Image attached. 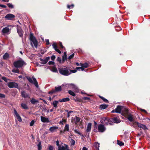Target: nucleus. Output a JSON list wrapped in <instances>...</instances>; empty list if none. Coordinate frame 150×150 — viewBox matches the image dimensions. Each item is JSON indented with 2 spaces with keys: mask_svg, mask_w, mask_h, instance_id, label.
Segmentation results:
<instances>
[{
  "mask_svg": "<svg viewBox=\"0 0 150 150\" xmlns=\"http://www.w3.org/2000/svg\"><path fill=\"white\" fill-rule=\"evenodd\" d=\"M26 63L21 59L18 60L13 63L15 67L18 68H22L23 66L26 65Z\"/></svg>",
  "mask_w": 150,
  "mask_h": 150,
  "instance_id": "obj_1",
  "label": "nucleus"
},
{
  "mask_svg": "<svg viewBox=\"0 0 150 150\" xmlns=\"http://www.w3.org/2000/svg\"><path fill=\"white\" fill-rule=\"evenodd\" d=\"M59 72L61 74L64 76H67L71 74L69 69L66 67L60 68Z\"/></svg>",
  "mask_w": 150,
  "mask_h": 150,
  "instance_id": "obj_2",
  "label": "nucleus"
},
{
  "mask_svg": "<svg viewBox=\"0 0 150 150\" xmlns=\"http://www.w3.org/2000/svg\"><path fill=\"white\" fill-rule=\"evenodd\" d=\"M30 40L31 41V44L33 46V44L34 46L35 47H37L38 46V41L35 37L33 36V34L30 33Z\"/></svg>",
  "mask_w": 150,
  "mask_h": 150,
  "instance_id": "obj_3",
  "label": "nucleus"
},
{
  "mask_svg": "<svg viewBox=\"0 0 150 150\" xmlns=\"http://www.w3.org/2000/svg\"><path fill=\"white\" fill-rule=\"evenodd\" d=\"M28 80L31 83H33L34 84L35 86L37 87L38 88V85L37 81L36 79L34 77H32V79L30 77H27V78Z\"/></svg>",
  "mask_w": 150,
  "mask_h": 150,
  "instance_id": "obj_4",
  "label": "nucleus"
},
{
  "mask_svg": "<svg viewBox=\"0 0 150 150\" xmlns=\"http://www.w3.org/2000/svg\"><path fill=\"white\" fill-rule=\"evenodd\" d=\"M8 87L10 88H18V85L17 83L15 82H9L7 83Z\"/></svg>",
  "mask_w": 150,
  "mask_h": 150,
  "instance_id": "obj_5",
  "label": "nucleus"
},
{
  "mask_svg": "<svg viewBox=\"0 0 150 150\" xmlns=\"http://www.w3.org/2000/svg\"><path fill=\"white\" fill-rule=\"evenodd\" d=\"M98 132H104L106 129L105 126L104 125L100 124L98 125Z\"/></svg>",
  "mask_w": 150,
  "mask_h": 150,
  "instance_id": "obj_6",
  "label": "nucleus"
},
{
  "mask_svg": "<svg viewBox=\"0 0 150 150\" xmlns=\"http://www.w3.org/2000/svg\"><path fill=\"white\" fill-rule=\"evenodd\" d=\"M80 120V117L77 116H75L74 117H72L71 119V122L73 124H75L76 125H77Z\"/></svg>",
  "mask_w": 150,
  "mask_h": 150,
  "instance_id": "obj_7",
  "label": "nucleus"
},
{
  "mask_svg": "<svg viewBox=\"0 0 150 150\" xmlns=\"http://www.w3.org/2000/svg\"><path fill=\"white\" fill-rule=\"evenodd\" d=\"M133 122L134 126V125H137L138 127H139L145 130L147 129L146 126L144 125L139 123L136 122Z\"/></svg>",
  "mask_w": 150,
  "mask_h": 150,
  "instance_id": "obj_8",
  "label": "nucleus"
},
{
  "mask_svg": "<svg viewBox=\"0 0 150 150\" xmlns=\"http://www.w3.org/2000/svg\"><path fill=\"white\" fill-rule=\"evenodd\" d=\"M129 112L128 110L126 107L123 106H122L121 113V115L125 116Z\"/></svg>",
  "mask_w": 150,
  "mask_h": 150,
  "instance_id": "obj_9",
  "label": "nucleus"
},
{
  "mask_svg": "<svg viewBox=\"0 0 150 150\" xmlns=\"http://www.w3.org/2000/svg\"><path fill=\"white\" fill-rule=\"evenodd\" d=\"M17 30L20 37H22L23 34V31L20 26H17Z\"/></svg>",
  "mask_w": 150,
  "mask_h": 150,
  "instance_id": "obj_10",
  "label": "nucleus"
},
{
  "mask_svg": "<svg viewBox=\"0 0 150 150\" xmlns=\"http://www.w3.org/2000/svg\"><path fill=\"white\" fill-rule=\"evenodd\" d=\"M1 32L3 35L9 34L10 33V30L8 27H6L2 30Z\"/></svg>",
  "mask_w": 150,
  "mask_h": 150,
  "instance_id": "obj_11",
  "label": "nucleus"
},
{
  "mask_svg": "<svg viewBox=\"0 0 150 150\" xmlns=\"http://www.w3.org/2000/svg\"><path fill=\"white\" fill-rule=\"evenodd\" d=\"M62 90V87L61 86L58 87H55V90H52L49 92V94H52L56 92L60 91Z\"/></svg>",
  "mask_w": 150,
  "mask_h": 150,
  "instance_id": "obj_12",
  "label": "nucleus"
},
{
  "mask_svg": "<svg viewBox=\"0 0 150 150\" xmlns=\"http://www.w3.org/2000/svg\"><path fill=\"white\" fill-rule=\"evenodd\" d=\"M13 113L14 116L17 117L18 120L20 122H21L22 121V119L15 109H14Z\"/></svg>",
  "mask_w": 150,
  "mask_h": 150,
  "instance_id": "obj_13",
  "label": "nucleus"
},
{
  "mask_svg": "<svg viewBox=\"0 0 150 150\" xmlns=\"http://www.w3.org/2000/svg\"><path fill=\"white\" fill-rule=\"evenodd\" d=\"M68 87L70 89L75 90L76 91H77L78 90V88L74 84L70 83L69 84Z\"/></svg>",
  "mask_w": 150,
  "mask_h": 150,
  "instance_id": "obj_14",
  "label": "nucleus"
},
{
  "mask_svg": "<svg viewBox=\"0 0 150 150\" xmlns=\"http://www.w3.org/2000/svg\"><path fill=\"white\" fill-rule=\"evenodd\" d=\"M50 57H46L45 59L40 58V60L41 61L40 63L43 64H45L48 62V61L50 59Z\"/></svg>",
  "mask_w": 150,
  "mask_h": 150,
  "instance_id": "obj_15",
  "label": "nucleus"
},
{
  "mask_svg": "<svg viewBox=\"0 0 150 150\" xmlns=\"http://www.w3.org/2000/svg\"><path fill=\"white\" fill-rule=\"evenodd\" d=\"M15 16L9 13L5 16V18L7 20H12L15 17Z\"/></svg>",
  "mask_w": 150,
  "mask_h": 150,
  "instance_id": "obj_16",
  "label": "nucleus"
},
{
  "mask_svg": "<svg viewBox=\"0 0 150 150\" xmlns=\"http://www.w3.org/2000/svg\"><path fill=\"white\" fill-rule=\"evenodd\" d=\"M125 116L127 117V119L130 122H133V116L129 112Z\"/></svg>",
  "mask_w": 150,
  "mask_h": 150,
  "instance_id": "obj_17",
  "label": "nucleus"
},
{
  "mask_svg": "<svg viewBox=\"0 0 150 150\" xmlns=\"http://www.w3.org/2000/svg\"><path fill=\"white\" fill-rule=\"evenodd\" d=\"M41 121L44 123H48L50 122V121L48 118L43 116L41 117Z\"/></svg>",
  "mask_w": 150,
  "mask_h": 150,
  "instance_id": "obj_18",
  "label": "nucleus"
},
{
  "mask_svg": "<svg viewBox=\"0 0 150 150\" xmlns=\"http://www.w3.org/2000/svg\"><path fill=\"white\" fill-rule=\"evenodd\" d=\"M53 46V48L57 52L61 54V51L59 50L57 48V47L56 45V43H54L52 45Z\"/></svg>",
  "mask_w": 150,
  "mask_h": 150,
  "instance_id": "obj_19",
  "label": "nucleus"
},
{
  "mask_svg": "<svg viewBox=\"0 0 150 150\" xmlns=\"http://www.w3.org/2000/svg\"><path fill=\"white\" fill-rule=\"evenodd\" d=\"M58 127L57 126H53L52 127H51L49 129V130L51 132H53L54 131H55L56 130L58 129Z\"/></svg>",
  "mask_w": 150,
  "mask_h": 150,
  "instance_id": "obj_20",
  "label": "nucleus"
},
{
  "mask_svg": "<svg viewBox=\"0 0 150 150\" xmlns=\"http://www.w3.org/2000/svg\"><path fill=\"white\" fill-rule=\"evenodd\" d=\"M21 95L23 97L25 98H29L28 94L26 93V92L24 91H23L21 92Z\"/></svg>",
  "mask_w": 150,
  "mask_h": 150,
  "instance_id": "obj_21",
  "label": "nucleus"
},
{
  "mask_svg": "<svg viewBox=\"0 0 150 150\" xmlns=\"http://www.w3.org/2000/svg\"><path fill=\"white\" fill-rule=\"evenodd\" d=\"M92 124L91 123H88L87 127V129L86 130L87 132H90L91 127Z\"/></svg>",
  "mask_w": 150,
  "mask_h": 150,
  "instance_id": "obj_22",
  "label": "nucleus"
},
{
  "mask_svg": "<svg viewBox=\"0 0 150 150\" xmlns=\"http://www.w3.org/2000/svg\"><path fill=\"white\" fill-rule=\"evenodd\" d=\"M122 106L118 105L115 108L116 112L117 113H121Z\"/></svg>",
  "mask_w": 150,
  "mask_h": 150,
  "instance_id": "obj_23",
  "label": "nucleus"
},
{
  "mask_svg": "<svg viewBox=\"0 0 150 150\" xmlns=\"http://www.w3.org/2000/svg\"><path fill=\"white\" fill-rule=\"evenodd\" d=\"M30 102L32 104L34 105L36 103H38V100H35L34 98H32L30 100Z\"/></svg>",
  "mask_w": 150,
  "mask_h": 150,
  "instance_id": "obj_24",
  "label": "nucleus"
},
{
  "mask_svg": "<svg viewBox=\"0 0 150 150\" xmlns=\"http://www.w3.org/2000/svg\"><path fill=\"white\" fill-rule=\"evenodd\" d=\"M69 98H64L59 100V102H62L68 101L69 100Z\"/></svg>",
  "mask_w": 150,
  "mask_h": 150,
  "instance_id": "obj_25",
  "label": "nucleus"
},
{
  "mask_svg": "<svg viewBox=\"0 0 150 150\" xmlns=\"http://www.w3.org/2000/svg\"><path fill=\"white\" fill-rule=\"evenodd\" d=\"M59 102V100L58 101L57 100H54L52 104L53 105L55 109H56L57 108V104Z\"/></svg>",
  "mask_w": 150,
  "mask_h": 150,
  "instance_id": "obj_26",
  "label": "nucleus"
},
{
  "mask_svg": "<svg viewBox=\"0 0 150 150\" xmlns=\"http://www.w3.org/2000/svg\"><path fill=\"white\" fill-rule=\"evenodd\" d=\"M112 120L115 123H119L120 122V120L117 117H113L112 118Z\"/></svg>",
  "mask_w": 150,
  "mask_h": 150,
  "instance_id": "obj_27",
  "label": "nucleus"
},
{
  "mask_svg": "<svg viewBox=\"0 0 150 150\" xmlns=\"http://www.w3.org/2000/svg\"><path fill=\"white\" fill-rule=\"evenodd\" d=\"M99 143H98L97 142L95 143L94 146L96 150H99Z\"/></svg>",
  "mask_w": 150,
  "mask_h": 150,
  "instance_id": "obj_28",
  "label": "nucleus"
},
{
  "mask_svg": "<svg viewBox=\"0 0 150 150\" xmlns=\"http://www.w3.org/2000/svg\"><path fill=\"white\" fill-rule=\"evenodd\" d=\"M108 106V105L102 104L100 105V108L101 109H104L106 108Z\"/></svg>",
  "mask_w": 150,
  "mask_h": 150,
  "instance_id": "obj_29",
  "label": "nucleus"
},
{
  "mask_svg": "<svg viewBox=\"0 0 150 150\" xmlns=\"http://www.w3.org/2000/svg\"><path fill=\"white\" fill-rule=\"evenodd\" d=\"M21 106L23 109H27L28 108V107L27 105L25 103H21Z\"/></svg>",
  "mask_w": 150,
  "mask_h": 150,
  "instance_id": "obj_30",
  "label": "nucleus"
},
{
  "mask_svg": "<svg viewBox=\"0 0 150 150\" xmlns=\"http://www.w3.org/2000/svg\"><path fill=\"white\" fill-rule=\"evenodd\" d=\"M69 124H66L65 127L63 131L64 132L66 131H68L69 130Z\"/></svg>",
  "mask_w": 150,
  "mask_h": 150,
  "instance_id": "obj_31",
  "label": "nucleus"
},
{
  "mask_svg": "<svg viewBox=\"0 0 150 150\" xmlns=\"http://www.w3.org/2000/svg\"><path fill=\"white\" fill-rule=\"evenodd\" d=\"M67 148H68L67 146L66 147L63 146H59L58 147V150H66V149Z\"/></svg>",
  "mask_w": 150,
  "mask_h": 150,
  "instance_id": "obj_32",
  "label": "nucleus"
},
{
  "mask_svg": "<svg viewBox=\"0 0 150 150\" xmlns=\"http://www.w3.org/2000/svg\"><path fill=\"white\" fill-rule=\"evenodd\" d=\"M9 57V54L7 53H5L3 56V58L4 59H6Z\"/></svg>",
  "mask_w": 150,
  "mask_h": 150,
  "instance_id": "obj_33",
  "label": "nucleus"
},
{
  "mask_svg": "<svg viewBox=\"0 0 150 150\" xmlns=\"http://www.w3.org/2000/svg\"><path fill=\"white\" fill-rule=\"evenodd\" d=\"M117 144L120 146H122L124 145V143L122 142L119 140L117 141Z\"/></svg>",
  "mask_w": 150,
  "mask_h": 150,
  "instance_id": "obj_34",
  "label": "nucleus"
},
{
  "mask_svg": "<svg viewBox=\"0 0 150 150\" xmlns=\"http://www.w3.org/2000/svg\"><path fill=\"white\" fill-rule=\"evenodd\" d=\"M68 93L69 94L73 96H76V94L74 93L71 90L69 91Z\"/></svg>",
  "mask_w": 150,
  "mask_h": 150,
  "instance_id": "obj_35",
  "label": "nucleus"
},
{
  "mask_svg": "<svg viewBox=\"0 0 150 150\" xmlns=\"http://www.w3.org/2000/svg\"><path fill=\"white\" fill-rule=\"evenodd\" d=\"M81 67H83L85 68H86L88 67V64L87 63H85L83 64H81Z\"/></svg>",
  "mask_w": 150,
  "mask_h": 150,
  "instance_id": "obj_36",
  "label": "nucleus"
},
{
  "mask_svg": "<svg viewBox=\"0 0 150 150\" xmlns=\"http://www.w3.org/2000/svg\"><path fill=\"white\" fill-rule=\"evenodd\" d=\"M38 147V150H41L42 149V146L41 145V142H40L37 145Z\"/></svg>",
  "mask_w": 150,
  "mask_h": 150,
  "instance_id": "obj_37",
  "label": "nucleus"
},
{
  "mask_svg": "<svg viewBox=\"0 0 150 150\" xmlns=\"http://www.w3.org/2000/svg\"><path fill=\"white\" fill-rule=\"evenodd\" d=\"M67 59V56L63 55L62 56V63H64V61L66 60Z\"/></svg>",
  "mask_w": 150,
  "mask_h": 150,
  "instance_id": "obj_38",
  "label": "nucleus"
},
{
  "mask_svg": "<svg viewBox=\"0 0 150 150\" xmlns=\"http://www.w3.org/2000/svg\"><path fill=\"white\" fill-rule=\"evenodd\" d=\"M75 141L74 140L72 139H71L70 140V143L71 145V146H74L75 145Z\"/></svg>",
  "mask_w": 150,
  "mask_h": 150,
  "instance_id": "obj_39",
  "label": "nucleus"
},
{
  "mask_svg": "<svg viewBox=\"0 0 150 150\" xmlns=\"http://www.w3.org/2000/svg\"><path fill=\"white\" fill-rule=\"evenodd\" d=\"M12 71L13 72L16 73H18V74L20 73L19 70V69H13L12 70Z\"/></svg>",
  "mask_w": 150,
  "mask_h": 150,
  "instance_id": "obj_40",
  "label": "nucleus"
},
{
  "mask_svg": "<svg viewBox=\"0 0 150 150\" xmlns=\"http://www.w3.org/2000/svg\"><path fill=\"white\" fill-rule=\"evenodd\" d=\"M1 79L6 82H7L8 81H10L9 79H7L5 77H2Z\"/></svg>",
  "mask_w": 150,
  "mask_h": 150,
  "instance_id": "obj_41",
  "label": "nucleus"
},
{
  "mask_svg": "<svg viewBox=\"0 0 150 150\" xmlns=\"http://www.w3.org/2000/svg\"><path fill=\"white\" fill-rule=\"evenodd\" d=\"M7 5L9 8H14L13 6L11 4L8 3L7 4Z\"/></svg>",
  "mask_w": 150,
  "mask_h": 150,
  "instance_id": "obj_42",
  "label": "nucleus"
},
{
  "mask_svg": "<svg viewBox=\"0 0 150 150\" xmlns=\"http://www.w3.org/2000/svg\"><path fill=\"white\" fill-rule=\"evenodd\" d=\"M6 97V96L5 95L0 93V99L4 98Z\"/></svg>",
  "mask_w": 150,
  "mask_h": 150,
  "instance_id": "obj_43",
  "label": "nucleus"
},
{
  "mask_svg": "<svg viewBox=\"0 0 150 150\" xmlns=\"http://www.w3.org/2000/svg\"><path fill=\"white\" fill-rule=\"evenodd\" d=\"M74 53L72 54H71V55H70L69 56V57H68V59H71L74 57Z\"/></svg>",
  "mask_w": 150,
  "mask_h": 150,
  "instance_id": "obj_44",
  "label": "nucleus"
},
{
  "mask_svg": "<svg viewBox=\"0 0 150 150\" xmlns=\"http://www.w3.org/2000/svg\"><path fill=\"white\" fill-rule=\"evenodd\" d=\"M69 72L71 73H71H75L77 71V70L76 69L74 70H71L70 69H69Z\"/></svg>",
  "mask_w": 150,
  "mask_h": 150,
  "instance_id": "obj_45",
  "label": "nucleus"
},
{
  "mask_svg": "<svg viewBox=\"0 0 150 150\" xmlns=\"http://www.w3.org/2000/svg\"><path fill=\"white\" fill-rule=\"evenodd\" d=\"M57 61L60 63H62V61L61 58L60 57H58L57 59Z\"/></svg>",
  "mask_w": 150,
  "mask_h": 150,
  "instance_id": "obj_46",
  "label": "nucleus"
},
{
  "mask_svg": "<svg viewBox=\"0 0 150 150\" xmlns=\"http://www.w3.org/2000/svg\"><path fill=\"white\" fill-rule=\"evenodd\" d=\"M74 132L78 134L79 135H81V134L80 133V132L77 129H75L74 130Z\"/></svg>",
  "mask_w": 150,
  "mask_h": 150,
  "instance_id": "obj_47",
  "label": "nucleus"
},
{
  "mask_svg": "<svg viewBox=\"0 0 150 150\" xmlns=\"http://www.w3.org/2000/svg\"><path fill=\"white\" fill-rule=\"evenodd\" d=\"M35 123V121L34 120H32L30 123V126H32Z\"/></svg>",
  "mask_w": 150,
  "mask_h": 150,
  "instance_id": "obj_48",
  "label": "nucleus"
},
{
  "mask_svg": "<svg viewBox=\"0 0 150 150\" xmlns=\"http://www.w3.org/2000/svg\"><path fill=\"white\" fill-rule=\"evenodd\" d=\"M74 6V5L73 4H72L71 5H67V8H73Z\"/></svg>",
  "mask_w": 150,
  "mask_h": 150,
  "instance_id": "obj_49",
  "label": "nucleus"
},
{
  "mask_svg": "<svg viewBox=\"0 0 150 150\" xmlns=\"http://www.w3.org/2000/svg\"><path fill=\"white\" fill-rule=\"evenodd\" d=\"M48 63L49 65H54V62L50 61H49Z\"/></svg>",
  "mask_w": 150,
  "mask_h": 150,
  "instance_id": "obj_50",
  "label": "nucleus"
},
{
  "mask_svg": "<svg viewBox=\"0 0 150 150\" xmlns=\"http://www.w3.org/2000/svg\"><path fill=\"white\" fill-rule=\"evenodd\" d=\"M54 148L52 146H49L48 149L50 150H53Z\"/></svg>",
  "mask_w": 150,
  "mask_h": 150,
  "instance_id": "obj_51",
  "label": "nucleus"
},
{
  "mask_svg": "<svg viewBox=\"0 0 150 150\" xmlns=\"http://www.w3.org/2000/svg\"><path fill=\"white\" fill-rule=\"evenodd\" d=\"M52 71L53 72H56L57 71V70L55 67H53L52 68Z\"/></svg>",
  "mask_w": 150,
  "mask_h": 150,
  "instance_id": "obj_52",
  "label": "nucleus"
},
{
  "mask_svg": "<svg viewBox=\"0 0 150 150\" xmlns=\"http://www.w3.org/2000/svg\"><path fill=\"white\" fill-rule=\"evenodd\" d=\"M45 42L47 45H48L50 44L49 41L48 39H46Z\"/></svg>",
  "mask_w": 150,
  "mask_h": 150,
  "instance_id": "obj_53",
  "label": "nucleus"
},
{
  "mask_svg": "<svg viewBox=\"0 0 150 150\" xmlns=\"http://www.w3.org/2000/svg\"><path fill=\"white\" fill-rule=\"evenodd\" d=\"M102 100H103V101L106 103H108V101L105 98H103Z\"/></svg>",
  "mask_w": 150,
  "mask_h": 150,
  "instance_id": "obj_54",
  "label": "nucleus"
},
{
  "mask_svg": "<svg viewBox=\"0 0 150 150\" xmlns=\"http://www.w3.org/2000/svg\"><path fill=\"white\" fill-rule=\"evenodd\" d=\"M55 58V56L54 55H52L51 57V59L52 60H54Z\"/></svg>",
  "mask_w": 150,
  "mask_h": 150,
  "instance_id": "obj_55",
  "label": "nucleus"
},
{
  "mask_svg": "<svg viewBox=\"0 0 150 150\" xmlns=\"http://www.w3.org/2000/svg\"><path fill=\"white\" fill-rule=\"evenodd\" d=\"M140 110H141V111L144 112H145L146 113H147V112L144 109H140Z\"/></svg>",
  "mask_w": 150,
  "mask_h": 150,
  "instance_id": "obj_56",
  "label": "nucleus"
},
{
  "mask_svg": "<svg viewBox=\"0 0 150 150\" xmlns=\"http://www.w3.org/2000/svg\"><path fill=\"white\" fill-rule=\"evenodd\" d=\"M59 46L62 48H63L64 47L62 45V44L61 42H59Z\"/></svg>",
  "mask_w": 150,
  "mask_h": 150,
  "instance_id": "obj_57",
  "label": "nucleus"
},
{
  "mask_svg": "<svg viewBox=\"0 0 150 150\" xmlns=\"http://www.w3.org/2000/svg\"><path fill=\"white\" fill-rule=\"evenodd\" d=\"M83 99L85 100H88L90 99V98L88 97H84Z\"/></svg>",
  "mask_w": 150,
  "mask_h": 150,
  "instance_id": "obj_58",
  "label": "nucleus"
},
{
  "mask_svg": "<svg viewBox=\"0 0 150 150\" xmlns=\"http://www.w3.org/2000/svg\"><path fill=\"white\" fill-rule=\"evenodd\" d=\"M56 144L58 146V147L59 146H59V143L58 140H57L56 141Z\"/></svg>",
  "mask_w": 150,
  "mask_h": 150,
  "instance_id": "obj_59",
  "label": "nucleus"
},
{
  "mask_svg": "<svg viewBox=\"0 0 150 150\" xmlns=\"http://www.w3.org/2000/svg\"><path fill=\"white\" fill-rule=\"evenodd\" d=\"M82 150H88V149L86 147L84 146L83 147Z\"/></svg>",
  "mask_w": 150,
  "mask_h": 150,
  "instance_id": "obj_60",
  "label": "nucleus"
},
{
  "mask_svg": "<svg viewBox=\"0 0 150 150\" xmlns=\"http://www.w3.org/2000/svg\"><path fill=\"white\" fill-rule=\"evenodd\" d=\"M1 7L2 8H6V5L1 4Z\"/></svg>",
  "mask_w": 150,
  "mask_h": 150,
  "instance_id": "obj_61",
  "label": "nucleus"
},
{
  "mask_svg": "<svg viewBox=\"0 0 150 150\" xmlns=\"http://www.w3.org/2000/svg\"><path fill=\"white\" fill-rule=\"evenodd\" d=\"M76 69L77 70H80V67H76Z\"/></svg>",
  "mask_w": 150,
  "mask_h": 150,
  "instance_id": "obj_62",
  "label": "nucleus"
},
{
  "mask_svg": "<svg viewBox=\"0 0 150 150\" xmlns=\"http://www.w3.org/2000/svg\"><path fill=\"white\" fill-rule=\"evenodd\" d=\"M80 69H81L82 71H83L84 70V67H80Z\"/></svg>",
  "mask_w": 150,
  "mask_h": 150,
  "instance_id": "obj_63",
  "label": "nucleus"
},
{
  "mask_svg": "<svg viewBox=\"0 0 150 150\" xmlns=\"http://www.w3.org/2000/svg\"><path fill=\"white\" fill-rule=\"evenodd\" d=\"M65 120H62V121H60L59 122L60 124H62V125H63V121H64Z\"/></svg>",
  "mask_w": 150,
  "mask_h": 150,
  "instance_id": "obj_64",
  "label": "nucleus"
}]
</instances>
